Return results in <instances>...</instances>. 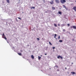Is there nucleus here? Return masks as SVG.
<instances>
[{
	"mask_svg": "<svg viewBox=\"0 0 76 76\" xmlns=\"http://www.w3.org/2000/svg\"><path fill=\"white\" fill-rule=\"evenodd\" d=\"M66 0H61L60 2L61 3H66Z\"/></svg>",
	"mask_w": 76,
	"mask_h": 76,
	"instance_id": "nucleus-1",
	"label": "nucleus"
},
{
	"mask_svg": "<svg viewBox=\"0 0 76 76\" xmlns=\"http://www.w3.org/2000/svg\"><path fill=\"white\" fill-rule=\"evenodd\" d=\"M60 58H61V59H63V57L60 56H57V58L58 59H60Z\"/></svg>",
	"mask_w": 76,
	"mask_h": 76,
	"instance_id": "nucleus-2",
	"label": "nucleus"
},
{
	"mask_svg": "<svg viewBox=\"0 0 76 76\" xmlns=\"http://www.w3.org/2000/svg\"><path fill=\"white\" fill-rule=\"evenodd\" d=\"M74 28V29H76V26H71L70 27V28L72 29V28Z\"/></svg>",
	"mask_w": 76,
	"mask_h": 76,
	"instance_id": "nucleus-3",
	"label": "nucleus"
},
{
	"mask_svg": "<svg viewBox=\"0 0 76 76\" xmlns=\"http://www.w3.org/2000/svg\"><path fill=\"white\" fill-rule=\"evenodd\" d=\"M55 2L58 4V3H60V1L58 0H55Z\"/></svg>",
	"mask_w": 76,
	"mask_h": 76,
	"instance_id": "nucleus-4",
	"label": "nucleus"
},
{
	"mask_svg": "<svg viewBox=\"0 0 76 76\" xmlns=\"http://www.w3.org/2000/svg\"><path fill=\"white\" fill-rule=\"evenodd\" d=\"M50 4H54V1L52 0L51 1H50Z\"/></svg>",
	"mask_w": 76,
	"mask_h": 76,
	"instance_id": "nucleus-5",
	"label": "nucleus"
},
{
	"mask_svg": "<svg viewBox=\"0 0 76 76\" xmlns=\"http://www.w3.org/2000/svg\"><path fill=\"white\" fill-rule=\"evenodd\" d=\"M2 38H4V39H6V40L7 39V38H6L5 36H4V37L2 36Z\"/></svg>",
	"mask_w": 76,
	"mask_h": 76,
	"instance_id": "nucleus-6",
	"label": "nucleus"
},
{
	"mask_svg": "<svg viewBox=\"0 0 76 76\" xmlns=\"http://www.w3.org/2000/svg\"><path fill=\"white\" fill-rule=\"evenodd\" d=\"M76 7H73V9L75 10V12H76Z\"/></svg>",
	"mask_w": 76,
	"mask_h": 76,
	"instance_id": "nucleus-7",
	"label": "nucleus"
},
{
	"mask_svg": "<svg viewBox=\"0 0 76 76\" xmlns=\"http://www.w3.org/2000/svg\"><path fill=\"white\" fill-rule=\"evenodd\" d=\"M52 9H53V10H55V9H56V8L54 7H52Z\"/></svg>",
	"mask_w": 76,
	"mask_h": 76,
	"instance_id": "nucleus-8",
	"label": "nucleus"
},
{
	"mask_svg": "<svg viewBox=\"0 0 76 76\" xmlns=\"http://www.w3.org/2000/svg\"><path fill=\"white\" fill-rule=\"evenodd\" d=\"M58 13H59V14L60 15H61V14H62V12H60V11H59L58 12Z\"/></svg>",
	"mask_w": 76,
	"mask_h": 76,
	"instance_id": "nucleus-9",
	"label": "nucleus"
},
{
	"mask_svg": "<svg viewBox=\"0 0 76 76\" xmlns=\"http://www.w3.org/2000/svg\"><path fill=\"white\" fill-rule=\"evenodd\" d=\"M31 57L32 59H34V56L33 55H32L31 56Z\"/></svg>",
	"mask_w": 76,
	"mask_h": 76,
	"instance_id": "nucleus-10",
	"label": "nucleus"
},
{
	"mask_svg": "<svg viewBox=\"0 0 76 76\" xmlns=\"http://www.w3.org/2000/svg\"><path fill=\"white\" fill-rule=\"evenodd\" d=\"M18 54L19 56H22V53H18Z\"/></svg>",
	"mask_w": 76,
	"mask_h": 76,
	"instance_id": "nucleus-11",
	"label": "nucleus"
},
{
	"mask_svg": "<svg viewBox=\"0 0 76 76\" xmlns=\"http://www.w3.org/2000/svg\"><path fill=\"white\" fill-rule=\"evenodd\" d=\"M63 6L64 8H65V9H66V6H65V5H63Z\"/></svg>",
	"mask_w": 76,
	"mask_h": 76,
	"instance_id": "nucleus-12",
	"label": "nucleus"
},
{
	"mask_svg": "<svg viewBox=\"0 0 76 76\" xmlns=\"http://www.w3.org/2000/svg\"><path fill=\"white\" fill-rule=\"evenodd\" d=\"M71 73H72V75H74L75 74V72H71Z\"/></svg>",
	"mask_w": 76,
	"mask_h": 76,
	"instance_id": "nucleus-13",
	"label": "nucleus"
},
{
	"mask_svg": "<svg viewBox=\"0 0 76 76\" xmlns=\"http://www.w3.org/2000/svg\"><path fill=\"white\" fill-rule=\"evenodd\" d=\"M35 7H31V9H32V8L34 9H35Z\"/></svg>",
	"mask_w": 76,
	"mask_h": 76,
	"instance_id": "nucleus-14",
	"label": "nucleus"
},
{
	"mask_svg": "<svg viewBox=\"0 0 76 76\" xmlns=\"http://www.w3.org/2000/svg\"><path fill=\"white\" fill-rule=\"evenodd\" d=\"M7 3H10V2H9V0H7Z\"/></svg>",
	"mask_w": 76,
	"mask_h": 76,
	"instance_id": "nucleus-15",
	"label": "nucleus"
},
{
	"mask_svg": "<svg viewBox=\"0 0 76 76\" xmlns=\"http://www.w3.org/2000/svg\"><path fill=\"white\" fill-rule=\"evenodd\" d=\"M59 42H63V40H59Z\"/></svg>",
	"mask_w": 76,
	"mask_h": 76,
	"instance_id": "nucleus-16",
	"label": "nucleus"
},
{
	"mask_svg": "<svg viewBox=\"0 0 76 76\" xmlns=\"http://www.w3.org/2000/svg\"><path fill=\"white\" fill-rule=\"evenodd\" d=\"M54 26H55V27H57V26L56 24H54Z\"/></svg>",
	"mask_w": 76,
	"mask_h": 76,
	"instance_id": "nucleus-17",
	"label": "nucleus"
},
{
	"mask_svg": "<svg viewBox=\"0 0 76 76\" xmlns=\"http://www.w3.org/2000/svg\"><path fill=\"white\" fill-rule=\"evenodd\" d=\"M49 44L50 45H52V44L51 43V42H49Z\"/></svg>",
	"mask_w": 76,
	"mask_h": 76,
	"instance_id": "nucleus-18",
	"label": "nucleus"
},
{
	"mask_svg": "<svg viewBox=\"0 0 76 76\" xmlns=\"http://www.w3.org/2000/svg\"><path fill=\"white\" fill-rule=\"evenodd\" d=\"M41 57L38 56V59L39 60H40L41 59Z\"/></svg>",
	"mask_w": 76,
	"mask_h": 76,
	"instance_id": "nucleus-19",
	"label": "nucleus"
},
{
	"mask_svg": "<svg viewBox=\"0 0 76 76\" xmlns=\"http://www.w3.org/2000/svg\"><path fill=\"white\" fill-rule=\"evenodd\" d=\"M6 37L5 35H4V33H3V35H2V37Z\"/></svg>",
	"mask_w": 76,
	"mask_h": 76,
	"instance_id": "nucleus-20",
	"label": "nucleus"
},
{
	"mask_svg": "<svg viewBox=\"0 0 76 76\" xmlns=\"http://www.w3.org/2000/svg\"><path fill=\"white\" fill-rule=\"evenodd\" d=\"M37 39L38 41H39V38H37Z\"/></svg>",
	"mask_w": 76,
	"mask_h": 76,
	"instance_id": "nucleus-21",
	"label": "nucleus"
},
{
	"mask_svg": "<svg viewBox=\"0 0 76 76\" xmlns=\"http://www.w3.org/2000/svg\"><path fill=\"white\" fill-rule=\"evenodd\" d=\"M63 31L64 32H65L66 31V30H65V29H63Z\"/></svg>",
	"mask_w": 76,
	"mask_h": 76,
	"instance_id": "nucleus-22",
	"label": "nucleus"
},
{
	"mask_svg": "<svg viewBox=\"0 0 76 76\" xmlns=\"http://www.w3.org/2000/svg\"><path fill=\"white\" fill-rule=\"evenodd\" d=\"M60 36H58V39H60Z\"/></svg>",
	"mask_w": 76,
	"mask_h": 76,
	"instance_id": "nucleus-23",
	"label": "nucleus"
},
{
	"mask_svg": "<svg viewBox=\"0 0 76 76\" xmlns=\"http://www.w3.org/2000/svg\"><path fill=\"white\" fill-rule=\"evenodd\" d=\"M20 52H21V53H22V52H23V51L22 50H20Z\"/></svg>",
	"mask_w": 76,
	"mask_h": 76,
	"instance_id": "nucleus-24",
	"label": "nucleus"
},
{
	"mask_svg": "<svg viewBox=\"0 0 76 76\" xmlns=\"http://www.w3.org/2000/svg\"><path fill=\"white\" fill-rule=\"evenodd\" d=\"M57 36V34H55V37H56Z\"/></svg>",
	"mask_w": 76,
	"mask_h": 76,
	"instance_id": "nucleus-25",
	"label": "nucleus"
},
{
	"mask_svg": "<svg viewBox=\"0 0 76 76\" xmlns=\"http://www.w3.org/2000/svg\"><path fill=\"white\" fill-rule=\"evenodd\" d=\"M53 49H55V47H53Z\"/></svg>",
	"mask_w": 76,
	"mask_h": 76,
	"instance_id": "nucleus-26",
	"label": "nucleus"
},
{
	"mask_svg": "<svg viewBox=\"0 0 76 76\" xmlns=\"http://www.w3.org/2000/svg\"><path fill=\"white\" fill-rule=\"evenodd\" d=\"M18 19H21V18H20L18 17Z\"/></svg>",
	"mask_w": 76,
	"mask_h": 76,
	"instance_id": "nucleus-27",
	"label": "nucleus"
},
{
	"mask_svg": "<svg viewBox=\"0 0 76 76\" xmlns=\"http://www.w3.org/2000/svg\"><path fill=\"white\" fill-rule=\"evenodd\" d=\"M67 25H68V26H70V24H67Z\"/></svg>",
	"mask_w": 76,
	"mask_h": 76,
	"instance_id": "nucleus-28",
	"label": "nucleus"
},
{
	"mask_svg": "<svg viewBox=\"0 0 76 76\" xmlns=\"http://www.w3.org/2000/svg\"><path fill=\"white\" fill-rule=\"evenodd\" d=\"M75 40V39H72V41H74Z\"/></svg>",
	"mask_w": 76,
	"mask_h": 76,
	"instance_id": "nucleus-29",
	"label": "nucleus"
},
{
	"mask_svg": "<svg viewBox=\"0 0 76 76\" xmlns=\"http://www.w3.org/2000/svg\"><path fill=\"white\" fill-rule=\"evenodd\" d=\"M43 1H44V2H45V0H43Z\"/></svg>",
	"mask_w": 76,
	"mask_h": 76,
	"instance_id": "nucleus-30",
	"label": "nucleus"
},
{
	"mask_svg": "<svg viewBox=\"0 0 76 76\" xmlns=\"http://www.w3.org/2000/svg\"><path fill=\"white\" fill-rule=\"evenodd\" d=\"M54 38H56V37L55 36L54 37Z\"/></svg>",
	"mask_w": 76,
	"mask_h": 76,
	"instance_id": "nucleus-31",
	"label": "nucleus"
},
{
	"mask_svg": "<svg viewBox=\"0 0 76 76\" xmlns=\"http://www.w3.org/2000/svg\"><path fill=\"white\" fill-rule=\"evenodd\" d=\"M57 71H59V69H57Z\"/></svg>",
	"mask_w": 76,
	"mask_h": 76,
	"instance_id": "nucleus-32",
	"label": "nucleus"
},
{
	"mask_svg": "<svg viewBox=\"0 0 76 76\" xmlns=\"http://www.w3.org/2000/svg\"><path fill=\"white\" fill-rule=\"evenodd\" d=\"M45 55H47V54L45 53Z\"/></svg>",
	"mask_w": 76,
	"mask_h": 76,
	"instance_id": "nucleus-33",
	"label": "nucleus"
},
{
	"mask_svg": "<svg viewBox=\"0 0 76 76\" xmlns=\"http://www.w3.org/2000/svg\"><path fill=\"white\" fill-rule=\"evenodd\" d=\"M65 69H67V68L65 67Z\"/></svg>",
	"mask_w": 76,
	"mask_h": 76,
	"instance_id": "nucleus-34",
	"label": "nucleus"
},
{
	"mask_svg": "<svg viewBox=\"0 0 76 76\" xmlns=\"http://www.w3.org/2000/svg\"><path fill=\"white\" fill-rule=\"evenodd\" d=\"M58 26H60V24H58Z\"/></svg>",
	"mask_w": 76,
	"mask_h": 76,
	"instance_id": "nucleus-35",
	"label": "nucleus"
},
{
	"mask_svg": "<svg viewBox=\"0 0 76 76\" xmlns=\"http://www.w3.org/2000/svg\"><path fill=\"white\" fill-rule=\"evenodd\" d=\"M72 64H73V63H72Z\"/></svg>",
	"mask_w": 76,
	"mask_h": 76,
	"instance_id": "nucleus-36",
	"label": "nucleus"
},
{
	"mask_svg": "<svg viewBox=\"0 0 76 76\" xmlns=\"http://www.w3.org/2000/svg\"><path fill=\"white\" fill-rule=\"evenodd\" d=\"M56 40H57V38H56Z\"/></svg>",
	"mask_w": 76,
	"mask_h": 76,
	"instance_id": "nucleus-37",
	"label": "nucleus"
},
{
	"mask_svg": "<svg viewBox=\"0 0 76 76\" xmlns=\"http://www.w3.org/2000/svg\"><path fill=\"white\" fill-rule=\"evenodd\" d=\"M75 2H76V1H75Z\"/></svg>",
	"mask_w": 76,
	"mask_h": 76,
	"instance_id": "nucleus-38",
	"label": "nucleus"
},
{
	"mask_svg": "<svg viewBox=\"0 0 76 76\" xmlns=\"http://www.w3.org/2000/svg\"><path fill=\"white\" fill-rule=\"evenodd\" d=\"M50 69H51V68H50Z\"/></svg>",
	"mask_w": 76,
	"mask_h": 76,
	"instance_id": "nucleus-39",
	"label": "nucleus"
}]
</instances>
